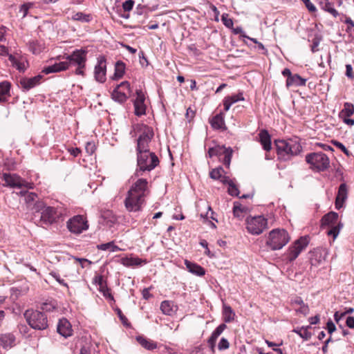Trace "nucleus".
I'll use <instances>...</instances> for the list:
<instances>
[{
    "label": "nucleus",
    "mask_w": 354,
    "mask_h": 354,
    "mask_svg": "<svg viewBox=\"0 0 354 354\" xmlns=\"http://www.w3.org/2000/svg\"><path fill=\"white\" fill-rule=\"evenodd\" d=\"M232 104H233V103L230 100V98L228 96L225 97L223 100L224 111H227Z\"/></svg>",
    "instance_id": "59"
},
{
    "label": "nucleus",
    "mask_w": 354,
    "mask_h": 354,
    "mask_svg": "<svg viewBox=\"0 0 354 354\" xmlns=\"http://www.w3.org/2000/svg\"><path fill=\"white\" fill-rule=\"evenodd\" d=\"M145 203V198L127 192L124 203L126 209L129 212H136L142 209Z\"/></svg>",
    "instance_id": "12"
},
{
    "label": "nucleus",
    "mask_w": 354,
    "mask_h": 354,
    "mask_svg": "<svg viewBox=\"0 0 354 354\" xmlns=\"http://www.w3.org/2000/svg\"><path fill=\"white\" fill-rule=\"evenodd\" d=\"M159 162L158 156L153 152L137 154L138 167L134 174L135 177H140L144 172L153 170Z\"/></svg>",
    "instance_id": "2"
},
{
    "label": "nucleus",
    "mask_w": 354,
    "mask_h": 354,
    "mask_svg": "<svg viewBox=\"0 0 354 354\" xmlns=\"http://www.w3.org/2000/svg\"><path fill=\"white\" fill-rule=\"evenodd\" d=\"M173 307L174 305L169 301H163L160 304V310L167 315H171L174 313Z\"/></svg>",
    "instance_id": "40"
},
{
    "label": "nucleus",
    "mask_w": 354,
    "mask_h": 354,
    "mask_svg": "<svg viewBox=\"0 0 354 354\" xmlns=\"http://www.w3.org/2000/svg\"><path fill=\"white\" fill-rule=\"evenodd\" d=\"M24 316L29 326L35 330H44L48 328L46 315L39 310H27Z\"/></svg>",
    "instance_id": "6"
},
{
    "label": "nucleus",
    "mask_w": 354,
    "mask_h": 354,
    "mask_svg": "<svg viewBox=\"0 0 354 354\" xmlns=\"http://www.w3.org/2000/svg\"><path fill=\"white\" fill-rule=\"evenodd\" d=\"M354 113V106L353 104L346 102L344 104V109L340 111L339 117L341 119L348 118Z\"/></svg>",
    "instance_id": "35"
},
{
    "label": "nucleus",
    "mask_w": 354,
    "mask_h": 354,
    "mask_svg": "<svg viewBox=\"0 0 354 354\" xmlns=\"http://www.w3.org/2000/svg\"><path fill=\"white\" fill-rule=\"evenodd\" d=\"M276 147L279 158L283 161L288 160L292 156L298 154L301 149L298 142L283 140L276 141Z\"/></svg>",
    "instance_id": "4"
},
{
    "label": "nucleus",
    "mask_w": 354,
    "mask_h": 354,
    "mask_svg": "<svg viewBox=\"0 0 354 354\" xmlns=\"http://www.w3.org/2000/svg\"><path fill=\"white\" fill-rule=\"evenodd\" d=\"M95 150V146L92 142H88L86 145V151L90 155L93 154Z\"/></svg>",
    "instance_id": "61"
},
{
    "label": "nucleus",
    "mask_w": 354,
    "mask_h": 354,
    "mask_svg": "<svg viewBox=\"0 0 354 354\" xmlns=\"http://www.w3.org/2000/svg\"><path fill=\"white\" fill-rule=\"evenodd\" d=\"M129 96V95H127L124 93V91L118 89L117 86L115 88V89L111 93L112 99L114 101L118 102L119 103H123L126 102Z\"/></svg>",
    "instance_id": "31"
},
{
    "label": "nucleus",
    "mask_w": 354,
    "mask_h": 354,
    "mask_svg": "<svg viewBox=\"0 0 354 354\" xmlns=\"http://www.w3.org/2000/svg\"><path fill=\"white\" fill-rule=\"evenodd\" d=\"M304 2L306 7L308 10L309 12H315L316 10L315 6L310 1V0H301Z\"/></svg>",
    "instance_id": "57"
},
{
    "label": "nucleus",
    "mask_w": 354,
    "mask_h": 354,
    "mask_svg": "<svg viewBox=\"0 0 354 354\" xmlns=\"http://www.w3.org/2000/svg\"><path fill=\"white\" fill-rule=\"evenodd\" d=\"M310 238L308 236H301L297 240L294 245L289 248L288 259L290 261L297 258L301 252L306 248L309 243Z\"/></svg>",
    "instance_id": "15"
},
{
    "label": "nucleus",
    "mask_w": 354,
    "mask_h": 354,
    "mask_svg": "<svg viewBox=\"0 0 354 354\" xmlns=\"http://www.w3.org/2000/svg\"><path fill=\"white\" fill-rule=\"evenodd\" d=\"M234 315L235 314L230 306H223V317L225 322H230L234 320Z\"/></svg>",
    "instance_id": "42"
},
{
    "label": "nucleus",
    "mask_w": 354,
    "mask_h": 354,
    "mask_svg": "<svg viewBox=\"0 0 354 354\" xmlns=\"http://www.w3.org/2000/svg\"><path fill=\"white\" fill-rule=\"evenodd\" d=\"M106 64L104 57L101 56L97 59V64L95 67V79L96 81L103 83L106 81Z\"/></svg>",
    "instance_id": "16"
},
{
    "label": "nucleus",
    "mask_w": 354,
    "mask_h": 354,
    "mask_svg": "<svg viewBox=\"0 0 354 354\" xmlns=\"http://www.w3.org/2000/svg\"><path fill=\"white\" fill-rule=\"evenodd\" d=\"M226 328L225 324H220L212 333L211 337L218 339V336L223 332Z\"/></svg>",
    "instance_id": "46"
},
{
    "label": "nucleus",
    "mask_w": 354,
    "mask_h": 354,
    "mask_svg": "<svg viewBox=\"0 0 354 354\" xmlns=\"http://www.w3.org/2000/svg\"><path fill=\"white\" fill-rule=\"evenodd\" d=\"M309 168L315 171H324L329 167L330 159L322 152L310 153L306 156Z\"/></svg>",
    "instance_id": "8"
},
{
    "label": "nucleus",
    "mask_w": 354,
    "mask_h": 354,
    "mask_svg": "<svg viewBox=\"0 0 354 354\" xmlns=\"http://www.w3.org/2000/svg\"><path fill=\"white\" fill-rule=\"evenodd\" d=\"M245 222L248 232L254 235L261 234L268 227V220L263 216L248 217Z\"/></svg>",
    "instance_id": "9"
},
{
    "label": "nucleus",
    "mask_w": 354,
    "mask_h": 354,
    "mask_svg": "<svg viewBox=\"0 0 354 354\" xmlns=\"http://www.w3.org/2000/svg\"><path fill=\"white\" fill-rule=\"evenodd\" d=\"M118 89H120L121 91H124V93L130 95L131 91L130 88V84L127 81L122 82L119 85L117 86Z\"/></svg>",
    "instance_id": "45"
},
{
    "label": "nucleus",
    "mask_w": 354,
    "mask_h": 354,
    "mask_svg": "<svg viewBox=\"0 0 354 354\" xmlns=\"http://www.w3.org/2000/svg\"><path fill=\"white\" fill-rule=\"evenodd\" d=\"M145 97L142 90L136 91V98L134 100L135 114L141 116L146 113V105L145 104Z\"/></svg>",
    "instance_id": "17"
},
{
    "label": "nucleus",
    "mask_w": 354,
    "mask_h": 354,
    "mask_svg": "<svg viewBox=\"0 0 354 354\" xmlns=\"http://www.w3.org/2000/svg\"><path fill=\"white\" fill-rule=\"evenodd\" d=\"M333 145L341 149L347 156H350L351 155L349 151L341 142L333 140Z\"/></svg>",
    "instance_id": "51"
},
{
    "label": "nucleus",
    "mask_w": 354,
    "mask_h": 354,
    "mask_svg": "<svg viewBox=\"0 0 354 354\" xmlns=\"http://www.w3.org/2000/svg\"><path fill=\"white\" fill-rule=\"evenodd\" d=\"M10 84L8 82L0 83V102H5L10 96Z\"/></svg>",
    "instance_id": "29"
},
{
    "label": "nucleus",
    "mask_w": 354,
    "mask_h": 354,
    "mask_svg": "<svg viewBox=\"0 0 354 354\" xmlns=\"http://www.w3.org/2000/svg\"><path fill=\"white\" fill-rule=\"evenodd\" d=\"M306 82V79L301 77L298 74H293L292 76L286 80V86H304Z\"/></svg>",
    "instance_id": "28"
},
{
    "label": "nucleus",
    "mask_w": 354,
    "mask_h": 354,
    "mask_svg": "<svg viewBox=\"0 0 354 354\" xmlns=\"http://www.w3.org/2000/svg\"><path fill=\"white\" fill-rule=\"evenodd\" d=\"M185 264L189 272L196 276L202 277L205 274V269L195 263H192L188 260H185Z\"/></svg>",
    "instance_id": "26"
},
{
    "label": "nucleus",
    "mask_w": 354,
    "mask_h": 354,
    "mask_svg": "<svg viewBox=\"0 0 354 354\" xmlns=\"http://www.w3.org/2000/svg\"><path fill=\"white\" fill-rule=\"evenodd\" d=\"M217 339L214 338L212 337H209V338L207 340V344L209 345V347L210 348V350L212 353L215 351V346H216V342Z\"/></svg>",
    "instance_id": "55"
},
{
    "label": "nucleus",
    "mask_w": 354,
    "mask_h": 354,
    "mask_svg": "<svg viewBox=\"0 0 354 354\" xmlns=\"http://www.w3.org/2000/svg\"><path fill=\"white\" fill-rule=\"evenodd\" d=\"M94 282L99 286V290L103 294L106 298H109L113 300V297L110 292V289L108 288L106 281H104L102 275L95 276Z\"/></svg>",
    "instance_id": "22"
},
{
    "label": "nucleus",
    "mask_w": 354,
    "mask_h": 354,
    "mask_svg": "<svg viewBox=\"0 0 354 354\" xmlns=\"http://www.w3.org/2000/svg\"><path fill=\"white\" fill-rule=\"evenodd\" d=\"M310 328L311 327L310 326H306V327L298 328L294 329L293 332L298 334L303 339L308 340L311 337V335H312L311 333L310 332H308V329Z\"/></svg>",
    "instance_id": "41"
},
{
    "label": "nucleus",
    "mask_w": 354,
    "mask_h": 354,
    "mask_svg": "<svg viewBox=\"0 0 354 354\" xmlns=\"http://www.w3.org/2000/svg\"><path fill=\"white\" fill-rule=\"evenodd\" d=\"M73 20L74 21H80L83 22H88L91 20V16L88 15H85L82 12H78L75 13L72 17Z\"/></svg>",
    "instance_id": "44"
},
{
    "label": "nucleus",
    "mask_w": 354,
    "mask_h": 354,
    "mask_svg": "<svg viewBox=\"0 0 354 354\" xmlns=\"http://www.w3.org/2000/svg\"><path fill=\"white\" fill-rule=\"evenodd\" d=\"M208 155L210 158L217 156L218 155L217 146H216L214 147L209 148L208 150Z\"/></svg>",
    "instance_id": "63"
},
{
    "label": "nucleus",
    "mask_w": 354,
    "mask_h": 354,
    "mask_svg": "<svg viewBox=\"0 0 354 354\" xmlns=\"http://www.w3.org/2000/svg\"><path fill=\"white\" fill-rule=\"evenodd\" d=\"M259 142L261 144L263 149L269 151L271 149V137L268 131L266 129H262L259 133Z\"/></svg>",
    "instance_id": "24"
},
{
    "label": "nucleus",
    "mask_w": 354,
    "mask_h": 354,
    "mask_svg": "<svg viewBox=\"0 0 354 354\" xmlns=\"http://www.w3.org/2000/svg\"><path fill=\"white\" fill-rule=\"evenodd\" d=\"M66 225L71 232L76 234H81L88 228L87 221L81 215H76L70 218Z\"/></svg>",
    "instance_id": "11"
},
{
    "label": "nucleus",
    "mask_w": 354,
    "mask_h": 354,
    "mask_svg": "<svg viewBox=\"0 0 354 354\" xmlns=\"http://www.w3.org/2000/svg\"><path fill=\"white\" fill-rule=\"evenodd\" d=\"M346 323L348 327L350 328H354V317H347L346 319Z\"/></svg>",
    "instance_id": "64"
},
{
    "label": "nucleus",
    "mask_w": 354,
    "mask_h": 354,
    "mask_svg": "<svg viewBox=\"0 0 354 354\" xmlns=\"http://www.w3.org/2000/svg\"><path fill=\"white\" fill-rule=\"evenodd\" d=\"M35 212L40 213L39 223L41 226L50 225L55 223L59 216V213L55 207L46 206L43 202L35 205Z\"/></svg>",
    "instance_id": "5"
},
{
    "label": "nucleus",
    "mask_w": 354,
    "mask_h": 354,
    "mask_svg": "<svg viewBox=\"0 0 354 354\" xmlns=\"http://www.w3.org/2000/svg\"><path fill=\"white\" fill-rule=\"evenodd\" d=\"M125 71V64L122 61H118L115 64V73L113 75L114 79L121 78Z\"/></svg>",
    "instance_id": "37"
},
{
    "label": "nucleus",
    "mask_w": 354,
    "mask_h": 354,
    "mask_svg": "<svg viewBox=\"0 0 354 354\" xmlns=\"http://www.w3.org/2000/svg\"><path fill=\"white\" fill-rule=\"evenodd\" d=\"M50 275L61 285L68 287L67 283L64 282L63 279H62L58 274L56 272H50Z\"/></svg>",
    "instance_id": "54"
},
{
    "label": "nucleus",
    "mask_w": 354,
    "mask_h": 354,
    "mask_svg": "<svg viewBox=\"0 0 354 354\" xmlns=\"http://www.w3.org/2000/svg\"><path fill=\"white\" fill-rule=\"evenodd\" d=\"M211 126L214 129H223L225 130L226 129L225 120H224V115L223 113H220L214 116L210 120Z\"/></svg>",
    "instance_id": "27"
},
{
    "label": "nucleus",
    "mask_w": 354,
    "mask_h": 354,
    "mask_svg": "<svg viewBox=\"0 0 354 354\" xmlns=\"http://www.w3.org/2000/svg\"><path fill=\"white\" fill-rule=\"evenodd\" d=\"M320 6L322 9H323L324 10L332 13V4L328 0H326L324 2H321Z\"/></svg>",
    "instance_id": "49"
},
{
    "label": "nucleus",
    "mask_w": 354,
    "mask_h": 354,
    "mask_svg": "<svg viewBox=\"0 0 354 354\" xmlns=\"http://www.w3.org/2000/svg\"><path fill=\"white\" fill-rule=\"evenodd\" d=\"M42 76L39 75L31 78H23L20 80L21 87L28 91L40 83Z\"/></svg>",
    "instance_id": "23"
},
{
    "label": "nucleus",
    "mask_w": 354,
    "mask_h": 354,
    "mask_svg": "<svg viewBox=\"0 0 354 354\" xmlns=\"http://www.w3.org/2000/svg\"><path fill=\"white\" fill-rule=\"evenodd\" d=\"M30 7H31V4L24 3V4L21 5V6L20 7L19 12H22L23 18H24L28 15V10L30 9Z\"/></svg>",
    "instance_id": "53"
},
{
    "label": "nucleus",
    "mask_w": 354,
    "mask_h": 354,
    "mask_svg": "<svg viewBox=\"0 0 354 354\" xmlns=\"http://www.w3.org/2000/svg\"><path fill=\"white\" fill-rule=\"evenodd\" d=\"M16 337L12 333H4L0 335V347L8 349L15 346Z\"/></svg>",
    "instance_id": "21"
},
{
    "label": "nucleus",
    "mask_w": 354,
    "mask_h": 354,
    "mask_svg": "<svg viewBox=\"0 0 354 354\" xmlns=\"http://www.w3.org/2000/svg\"><path fill=\"white\" fill-rule=\"evenodd\" d=\"M224 169L222 167H218L217 168L213 169L209 172V176L211 178L214 180H219L223 183V178H228L227 176H223Z\"/></svg>",
    "instance_id": "36"
},
{
    "label": "nucleus",
    "mask_w": 354,
    "mask_h": 354,
    "mask_svg": "<svg viewBox=\"0 0 354 354\" xmlns=\"http://www.w3.org/2000/svg\"><path fill=\"white\" fill-rule=\"evenodd\" d=\"M297 311L304 315H306L309 313V308L308 305L304 304L300 306V307L297 310Z\"/></svg>",
    "instance_id": "62"
},
{
    "label": "nucleus",
    "mask_w": 354,
    "mask_h": 354,
    "mask_svg": "<svg viewBox=\"0 0 354 354\" xmlns=\"http://www.w3.org/2000/svg\"><path fill=\"white\" fill-rule=\"evenodd\" d=\"M290 241L288 233L285 230L274 229L270 233L266 244L272 250L281 249Z\"/></svg>",
    "instance_id": "7"
},
{
    "label": "nucleus",
    "mask_w": 354,
    "mask_h": 354,
    "mask_svg": "<svg viewBox=\"0 0 354 354\" xmlns=\"http://www.w3.org/2000/svg\"><path fill=\"white\" fill-rule=\"evenodd\" d=\"M342 227L343 223H339L337 226L333 227V241L337 238Z\"/></svg>",
    "instance_id": "58"
},
{
    "label": "nucleus",
    "mask_w": 354,
    "mask_h": 354,
    "mask_svg": "<svg viewBox=\"0 0 354 354\" xmlns=\"http://www.w3.org/2000/svg\"><path fill=\"white\" fill-rule=\"evenodd\" d=\"M57 330V332L64 337H68L72 335L73 330L71 324L66 318L59 319Z\"/></svg>",
    "instance_id": "20"
},
{
    "label": "nucleus",
    "mask_w": 354,
    "mask_h": 354,
    "mask_svg": "<svg viewBox=\"0 0 354 354\" xmlns=\"http://www.w3.org/2000/svg\"><path fill=\"white\" fill-rule=\"evenodd\" d=\"M327 330H328V333L330 335V337L327 339V340L326 342V344L322 347V350L324 352L326 351L328 344L330 342V341L331 339V335H332V320L331 319H329L327 322Z\"/></svg>",
    "instance_id": "47"
},
{
    "label": "nucleus",
    "mask_w": 354,
    "mask_h": 354,
    "mask_svg": "<svg viewBox=\"0 0 354 354\" xmlns=\"http://www.w3.org/2000/svg\"><path fill=\"white\" fill-rule=\"evenodd\" d=\"M134 130L140 132V135L137 139V154L149 153V144L153 137L152 128L143 124H138L134 127Z\"/></svg>",
    "instance_id": "3"
},
{
    "label": "nucleus",
    "mask_w": 354,
    "mask_h": 354,
    "mask_svg": "<svg viewBox=\"0 0 354 354\" xmlns=\"http://www.w3.org/2000/svg\"><path fill=\"white\" fill-rule=\"evenodd\" d=\"M320 228L322 230H326V233L328 236L332 235V212H329L322 217Z\"/></svg>",
    "instance_id": "25"
},
{
    "label": "nucleus",
    "mask_w": 354,
    "mask_h": 354,
    "mask_svg": "<svg viewBox=\"0 0 354 354\" xmlns=\"http://www.w3.org/2000/svg\"><path fill=\"white\" fill-rule=\"evenodd\" d=\"M310 238L308 236H301L297 240L294 245L289 248L288 259L290 261L297 258L301 252L306 248L309 243Z\"/></svg>",
    "instance_id": "14"
},
{
    "label": "nucleus",
    "mask_w": 354,
    "mask_h": 354,
    "mask_svg": "<svg viewBox=\"0 0 354 354\" xmlns=\"http://www.w3.org/2000/svg\"><path fill=\"white\" fill-rule=\"evenodd\" d=\"M348 186L344 183H342L339 187L335 198V208L337 209H340L344 207V203L348 198Z\"/></svg>",
    "instance_id": "18"
},
{
    "label": "nucleus",
    "mask_w": 354,
    "mask_h": 354,
    "mask_svg": "<svg viewBox=\"0 0 354 354\" xmlns=\"http://www.w3.org/2000/svg\"><path fill=\"white\" fill-rule=\"evenodd\" d=\"M86 61V52L83 50H76L66 57V61L55 63L44 67L42 72L45 74L57 73L68 68L70 65L82 66Z\"/></svg>",
    "instance_id": "1"
},
{
    "label": "nucleus",
    "mask_w": 354,
    "mask_h": 354,
    "mask_svg": "<svg viewBox=\"0 0 354 354\" xmlns=\"http://www.w3.org/2000/svg\"><path fill=\"white\" fill-rule=\"evenodd\" d=\"M3 185L10 188L32 189L33 183H28L16 174L4 173L1 177Z\"/></svg>",
    "instance_id": "10"
},
{
    "label": "nucleus",
    "mask_w": 354,
    "mask_h": 354,
    "mask_svg": "<svg viewBox=\"0 0 354 354\" xmlns=\"http://www.w3.org/2000/svg\"><path fill=\"white\" fill-rule=\"evenodd\" d=\"M346 75L351 79H354L353 67L351 64L346 65Z\"/></svg>",
    "instance_id": "60"
},
{
    "label": "nucleus",
    "mask_w": 354,
    "mask_h": 354,
    "mask_svg": "<svg viewBox=\"0 0 354 354\" xmlns=\"http://www.w3.org/2000/svg\"><path fill=\"white\" fill-rule=\"evenodd\" d=\"M122 263L127 267L134 266H140L142 263H146L145 261L138 257H125L122 259Z\"/></svg>",
    "instance_id": "34"
},
{
    "label": "nucleus",
    "mask_w": 354,
    "mask_h": 354,
    "mask_svg": "<svg viewBox=\"0 0 354 354\" xmlns=\"http://www.w3.org/2000/svg\"><path fill=\"white\" fill-rule=\"evenodd\" d=\"M24 201L28 208H30V209H35V205L36 203L40 202L38 201L37 194L34 192H28V193L26 194V196L24 198Z\"/></svg>",
    "instance_id": "30"
},
{
    "label": "nucleus",
    "mask_w": 354,
    "mask_h": 354,
    "mask_svg": "<svg viewBox=\"0 0 354 354\" xmlns=\"http://www.w3.org/2000/svg\"><path fill=\"white\" fill-rule=\"evenodd\" d=\"M229 347H230V343H229L228 340L225 337H222L218 344V350H220V351L226 350Z\"/></svg>",
    "instance_id": "48"
},
{
    "label": "nucleus",
    "mask_w": 354,
    "mask_h": 354,
    "mask_svg": "<svg viewBox=\"0 0 354 354\" xmlns=\"http://www.w3.org/2000/svg\"><path fill=\"white\" fill-rule=\"evenodd\" d=\"M137 341L142 347L149 351H153L157 348V344L155 342L145 337L139 336L137 337Z\"/></svg>",
    "instance_id": "33"
},
{
    "label": "nucleus",
    "mask_w": 354,
    "mask_h": 354,
    "mask_svg": "<svg viewBox=\"0 0 354 354\" xmlns=\"http://www.w3.org/2000/svg\"><path fill=\"white\" fill-rule=\"evenodd\" d=\"M132 184L128 192L139 196L145 198L148 195L149 190L148 187V181L146 178H140Z\"/></svg>",
    "instance_id": "13"
},
{
    "label": "nucleus",
    "mask_w": 354,
    "mask_h": 354,
    "mask_svg": "<svg viewBox=\"0 0 354 354\" xmlns=\"http://www.w3.org/2000/svg\"><path fill=\"white\" fill-rule=\"evenodd\" d=\"M218 156L223 164L229 167L231 162L233 151L230 147L226 148L225 146H217Z\"/></svg>",
    "instance_id": "19"
},
{
    "label": "nucleus",
    "mask_w": 354,
    "mask_h": 354,
    "mask_svg": "<svg viewBox=\"0 0 354 354\" xmlns=\"http://www.w3.org/2000/svg\"><path fill=\"white\" fill-rule=\"evenodd\" d=\"M223 184L228 185L227 192L230 195H231L232 196H239V189L232 180L230 179L229 178H223Z\"/></svg>",
    "instance_id": "32"
},
{
    "label": "nucleus",
    "mask_w": 354,
    "mask_h": 354,
    "mask_svg": "<svg viewBox=\"0 0 354 354\" xmlns=\"http://www.w3.org/2000/svg\"><path fill=\"white\" fill-rule=\"evenodd\" d=\"M29 49L33 54H39L43 50L44 45L33 40L29 42Z\"/></svg>",
    "instance_id": "43"
},
{
    "label": "nucleus",
    "mask_w": 354,
    "mask_h": 354,
    "mask_svg": "<svg viewBox=\"0 0 354 354\" xmlns=\"http://www.w3.org/2000/svg\"><path fill=\"white\" fill-rule=\"evenodd\" d=\"M134 1L127 0L122 3V8L124 11H131L133 9Z\"/></svg>",
    "instance_id": "50"
},
{
    "label": "nucleus",
    "mask_w": 354,
    "mask_h": 354,
    "mask_svg": "<svg viewBox=\"0 0 354 354\" xmlns=\"http://www.w3.org/2000/svg\"><path fill=\"white\" fill-rule=\"evenodd\" d=\"M353 311V308H349V310H348L347 311L344 312V313H339V312H335L334 316H335V319L336 320L337 322H339V319L342 318L343 316H344L346 313H351Z\"/></svg>",
    "instance_id": "56"
},
{
    "label": "nucleus",
    "mask_w": 354,
    "mask_h": 354,
    "mask_svg": "<svg viewBox=\"0 0 354 354\" xmlns=\"http://www.w3.org/2000/svg\"><path fill=\"white\" fill-rule=\"evenodd\" d=\"M97 248L100 250H109L111 252H118L121 250L118 245H115L113 241L99 244L97 245Z\"/></svg>",
    "instance_id": "38"
},
{
    "label": "nucleus",
    "mask_w": 354,
    "mask_h": 354,
    "mask_svg": "<svg viewBox=\"0 0 354 354\" xmlns=\"http://www.w3.org/2000/svg\"><path fill=\"white\" fill-rule=\"evenodd\" d=\"M247 208L243 206L239 202L234 203L233 214L234 216L241 218L243 217V213L245 212Z\"/></svg>",
    "instance_id": "39"
},
{
    "label": "nucleus",
    "mask_w": 354,
    "mask_h": 354,
    "mask_svg": "<svg viewBox=\"0 0 354 354\" xmlns=\"http://www.w3.org/2000/svg\"><path fill=\"white\" fill-rule=\"evenodd\" d=\"M230 98V100L232 101V102L234 104V103H236L239 101H243L244 100V97L243 96V93H238L237 95H232V96H228Z\"/></svg>",
    "instance_id": "52"
}]
</instances>
